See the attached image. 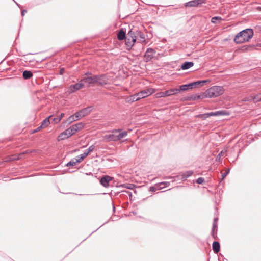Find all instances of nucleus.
Returning <instances> with one entry per match:
<instances>
[{
    "label": "nucleus",
    "instance_id": "1",
    "mask_svg": "<svg viewBox=\"0 0 261 261\" xmlns=\"http://www.w3.org/2000/svg\"><path fill=\"white\" fill-rule=\"evenodd\" d=\"M224 92L225 89L223 86H214L198 95L197 98L203 99L205 98L217 97L222 95Z\"/></svg>",
    "mask_w": 261,
    "mask_h": 261
},
{
    "label": "nucleus",
    "instance_id": "2",
    "mask_svg": "<svg viewBox=\"0 0 261 261\" xmlns=\"http://www.w3.org/2000/svg\"><path fill=\"white\" fill-rule=\"evenodd\" d=\"M253 32L251 29H246L238 33L234 38L237 44H241L248 42L252 38Z\"/></svg>",
    "mask_w": 261,
    "mask_h": 261
},
{
    "label": "nucleus",
    "instance_id": "3",
    "mask_svg": "<svg viewBox=\"0 0 261 261\" xmlns=\"http://www.w3.org/2000/svg\"><path fill=\"white\" fill-rule=\"evenodd\" d=\"M156 91L155 89L153 88H148L132 95L130 97V100L132 101H138L141 99L145 98L151 95Z\"/></svg>",
    "mask_w": 261,
    "mask_h": 261
},
{
    "label": "nucleus",
    "instance_id": "4",
    "mask_svg": "<svg viewBox=\"0 0 261 261\" xmlns=\"http://www.w3.org/2000/svg\"><path fill=\"white\" fill-rule=\"evenodd\" d=\"M136 41V36L135 33L130 31L125 37V44L128 49H130Z\"/></svg>",
    "mask_w": 261,
    "mask_h": 261
},
{
    "label": "nucleus",
    "instance_id": "5",
    "mask_svg": "<svg viewBox=\"0 0 261 261\" xmlns=\"http://www.w3.org/2000/svg\"><path fill=\"white\" fill-rule=\"evenodd\" d=\"M74 135L72 133V132L70 128H68L67 129L65 130L62 133H60L58 136L57 140L58 141H60L61 140H65L66 139L69 138L72 135Z\"/></svg>",
    "mask_w": 261,
    "mask_h": 261
},
{
    "label": "nucleus",
    "instance_id": "6",
    "mask_svg": "<svg viewBox=\"0 0 261 261\" xmlns=\"http://www.w3.org/2000/svg\"><path fill=\"white\" fill-rule=\"evenodd\" d=\"M98 81V77L96 76H91L89 75H86L82 80L85 86H88L90 84L96 83Z\"/></svg>",
    "mask_w": 261,
    "mask_h": 261
},
{
    "label": "nucleus",
    "instance_id": "7",
    "mask_svg": "<svg viewBox=\"0 0 261 261\" xmlns=\"http://www.w3.org/2000/svg\"><path fill=\"white\" fill-rule=\"evenodd\" d=\"M211 81L208 79L202 81H198L194 82L191 83L192 88H200L203 87L204 85L208 84Z\"/></svg>",
    "mask_w": 261,
    "mask_h": 261
},
{
    "label": "nucleus",
    "instance_id": "8",
    "mask_svg": "<svg viewBox=\"0 0 261 261\" xmlns=\"http://www.w3.org/2000/svg\"><path fill=\"white\" fill-rule=\"evenodd\" d=\"M155 53L152 49H148L144 55V60L146 62L150 61L153 58Z\"/></svg>",
    "mask_w": 261,
    "mask_h": 261
},
{
    "label": "nucleus",
    "instance_id": "9",
    "mask_svg": "<svg viewBox=\"0 0 261 261\" xmlns=\"http://www.w3.org/2000/svg\"><path fill=\"white\" fill-rule=\"evenodd\" d=\"M85 126V124L83 122H79L70 127L72 133L75 134L78 131L83 129Z\"/></svg>",
    "mask_w": 261,
    "mask_h": 261
},
{
    "label": "nucleus",
    "instance_id": "10",
    "mask_svg": "<svg viewBox=\"0 0 261 261\" xmlns=\"http://www.w3.org/2000/svg\"><path fill=\"white\" fill-rule=\"evenodd\" d=\"M112 180V178L109 176H105L103 177L100 180L101 184L105 187H108L109 186V182Z\"/></svg>",
    "mask_w": 261,
    "mask_h": 261
},
{
    "label": "nucleus",
    "instance_id": "11",
    "mask_svg": "<svg viewBox=\"0 0 261 261\" xmlns=\"http://www.w3.org/2000/svg\"><path fill=\"white\" fill-rule=\"evenodd\" d=\"M105 138L108 141H116L117 140V134H116V130L112 132L111 133L105 135Z\"/></svg>",
    "mask_w": 261,
    "mask_h": 261
},
{
    "label": "nucleus",
    "instance_id": "12",
    "mask_svg": "<svg viewBox=\"0 0 261 261\" xmlns=\"http://www.w3.org/2000/svg\"><path fill=\"white\" fill-rule=\"evenodd\" d=\"M89 112L90 111L89 109H85L77 112L75 114V116L78 119L87 115L89 113Z\"/></svg>",
    "mask_w": 261,
    "mask_h": 261
},
{
    "label": "nucleus",
    "instance_id": "13",
    "mask_svg": "<svg viewBox=\"0 0 261 261\" xmlns=\"http://www.w3.org/2000/svg\"><path fill=\"white\" fill-rule=\"evenodd\" d=\"M179 92V90L177 88H172L165 91V95L166 97L170 96L177 94Z\"/></svg>",
    "mask_w": 261,
    "mask_h": 261
},
{
    "label": "nucleus",
    "instance_id": "14",
    "mask_svg": "<svg viewBox=\"0 0 261 261\" xmlns=\"http://www.w3.org/2000/svg\"><path fill=\"white\" fill-rule=\"evenodd\" d=\"M84 87V84L81 81L80 83H77L73 85L70 86V91L71 92H74L76 90H77L81 88H82Z\"/></svg>",
    "mask_w": 261,
    "mask_h": 261
},
{
    "label": "nucleus",
    "instance_id": "15",
    "mask_svg": "<svg viewBox=\"0 0 261 261\" xmlns=\"http://www.w3.org/2000/svg\"><path fill=\"white\" fill-rule=\"evenodd\" d=\"M116 134H117V140L123 138L127 135V133L126 131H119L117 130H116Z\"/></svg>",
    "mask_w": 261,
    "mask_h": 261
},
{
    "label": "nucleus",
    "instance_id": "16",
    "mask_svg": "<svg viewBox=\"0 0 261 261\" xmlns=\"http://www.w3.org/2000/svg\"><path fill=\"white\" fill-rule=\"evenodd\" d=\"M94 149V146H91L89 147L88 149L85 150L84 152L81 154V160H83L84 158H85L88 154L91 152Z\"/></svg>",
    "mask_w": 261,
    "mask_h": 261
},
{
    "label": "nucleus",
    "instance_id": "17",
    "mask_svg": "<svg viewBox=\"0 0 261 261\" xmlns=\"http://www.w3.org/2000/svg\"><path fill=\"white\" fill-rule=\"evenodd\" d=\"M201 3L202 2L201 0H194L187 3L186 4V6L188 7L197 6Z\"/></svg>",
    "mask_w": 261,
    "mask_h": 261
},
{
    "label": "nucleus",
    "instance_id": "18",
    "mask_svg": "<svg viewBox=\"0 0 261 261\" xmlns=\"http://www.w3.org/2000/svg\"><path fill=\"white\" fill-rule=\"evenodd\" d=\"M194 63L192 62H187L182 64L181 68L182 70H187L193 67Z\"/></svg>",
    "mask_w": 261,
    "mask_h": 261
},
{
    "label": "nucleus",
    "instance_id": "19",
    "mask_svg": "<svg viewBox=\"0 0 261 261\" xmlns=\"http://www.w3.org/2000/svg\"><path fill=\"white\" fill-rule=\"evenodd\" d=\"M82 160H81V155L80 156H77V158L73 160L72 161L69 162L67 164V166H74L76 165L77 163L81 162Z\"/></svg>",
    "mask_w": 261,
    "mask_h": 261
},
{
    "label": "nucleus",
    "instance_id": "20",
    "mask_svg": "<svg viewBox=\"0 0 261 261\" xmlns=\"http://www.w3.org/2000/svg\"><path fill=\"white\" fill-rule=\"evenodd\" d=\"M207 116H217L219 115H228V113L225 111H218L216 112H211L206 114Z\"/></svg>",
    "mask_w": 261,
    "mask_h": 261
},
{
    "label": "nucleus",
    "instance_id": "21",
    "mask_svg": "<svg viewBox=\"0 0 261 261\" xmlns=\"http://www.w3.org/2000/svg\"><path fill=\"white\" fill-rule=\"evenodd\" d=\"M192 89L193 88H192L191 84L189 83L188 84L181 85L179 87V89H178L179 90V92H180V91H186L189 89Z\"/></svg>",
    "mask_w": 261,
    "mask_h": 261
},
{
    "label": "nucleus",
    "instance_id": "22",
    "mask_svg": "<svg viewBox=\"0 0 261 261\" xmlns=\"http://www.w3.org/2000/svg\"><path fill=\"white\" fill-rule=\"evenodd\" d=\"M98 81H96V83L97 82L100 84L103 85L107 84V78L105 76H97Z\"/></svg>",
    "mask_w": 261,
    "mask_h": 261
},
{
    "label": "nucleus",
    "instance_id": "23",
    "mask_svg": "<svg viewBox=\"0 0 261 261\" xmlns=\"http://www.w3.org/2000/svg\"><path fill=\"white\" fill-rule=\"evenodd\" d=\"M213 249L215 253H218L220 250V245L219 243L214 242L213 244Z\"/></svg>",
    "mask_w": 261,
    "mask_h": 261
},
{
    "label": "nucleus",
    "instance_id": "24",
    "mask_svg": "<svg viewBox=\"0 0 261 261\" xmlns=\"http://www.w3.org/2000/svg\"><path fill=\"white\" fill-rule=\"evenodd\" d=\"M118 38L119 40H123V39L125 38V33L124 31L121 30L118 34Z\"/></svg>",
    "mask_w": 261,
    "mask_h": 261
},
{
    "label": "nucleus",
    "instance_id": "25",
    "mask_svg": "<svg viewBox=\"0 0 261 261\" xmlns=\"http://www.w3.org/2000/svg\"><path fill=\"white\" fill-rule=\"evenodd\" d=\"M64 116V114H61V115L59 116H57L56 117H55L53 119V121L55 123H59L61 120L62 119V118H63Z\"/></svg>",
    "mask_w": 261,
    "mask_h": 261
},
{
    "label": "nucleus",
    "instance_id": "26",
    "mask_svg": "<svg viewBox=\"0 0 261 261\" xmlns=\"http://www.w3.org/2000/svg\"><path fill=\"white\" fill-rule=\"evenodd\" d=\"M32 74L31 71H24L23 73V76L24 79H29L31 77Z\"/></svg>",
    "mask_w": 261,
    "mask_h": 261
},
{
    "label": "nucleus",
    "instance_id": "27",
    "mask_svg": "<svg viewBox=\"0 0 261 261\" xmlns=\"http://www.w3.org/2000/svg\"><path fill=\"white\" fill-rule=\"evenodd\" d=\"M49 117L45 119L42 122V125L41 126V127H45L49 125L50 123Z\"/></svg>",
    "mask_w": 261,
    "mask_h": 261
},
{
    "label": "nucleus",
    "instance_id": "28",
    "mask_svg": "<svg viewBox=\"0 0 261 261\" xmlns=\"http://www.w3.org/2000/svg\"><path fill=\"white\" fill-rule=\"evenodd\" d=\"M156 98H162L166 97L165 95V91L164 92H160L156 93L155 95Z\"/></svg>",
    "mask_w": 261,
    "mask_h": 261
},
{
    "label": "nucleus",
    "instance_id": "29",
    "mask_svg": "<svg viewBox=\"0 0 261 261\" xmlns=\"http://www.w3.org/2000/svg\"><path fill=\"white\" fill-rule=\"evenodd\" d=\"M221 18L220 17H214L211 19V22L213 23H216L218 22H220Z\"/></svg>",
    "mask_w": 261,
    "mask_h": 261
},
{
    "label": "nucleus",
    "instance_id": "30",
    "mask_svg": "<svg viewBox=\"0 0 261 261\" xmlns=\"http://www.w3.org/2000/svg\"><path fill=\"white\" fill-rule=\"evenodd\" d=\"M253 47L252 45L245 46L243 47V50H250Z\"/></svg>",
    "mask_w": 261,
    "mask_h": 261
},
{
    "label": "nucleus",
    "instance_id": "31",
    "mask_svg": "<svg viewBox=\"0 0 261 261\" xmlns=\"http://www.w3.org/2000/svg\"><path fill=\"white\" fill-rule=\"evenodd\" d=\"M260 97H261V95H260V94L257 95L256 96H255V97H254L253 99H254V101H259V100H257V99H258V98H259Z\"/></svg>",
    "mask_w": 261,
    "mask_h": 261
},
{
    "label": "nucleus",
    "instance_id": "32",
    "mask_svg": "<svg viewBox=\"0 0 261 261\" xmlns=\"http://www.w3.org/2000/svg\"><path fill=\"white\" fill-rule=\"evenodd\" d=\"M204 181V179L200 177V178H199L197 180V183L198 184H202L203 183V182Z\"/></svg>",
    "mask_w": 261,
    "mask_h": 261
},
{
    "label": "nucleus",
    "instance_id": "33",
    "mask_svg": "<svg viewBox=\"0 0 261 261\" xmlns=\"http://www.w3.org/2000/svg\"><path fill=\"white\" fill-rule=\"evenodd\" d=\"M193 174V172L192 171H188L187 172V176L186 177H189L190 176H191L192 174Z\"/></svg>",
    "mask_w": 261,
    "mask_h": 261
},
{
    "label": "nucleus",
    "instance_id": "34",
    "mask_svg": "<svg viewBox=\"0 0 261 261\" xmlns=\"http://www.w3.org/2000/svg\"><path fill=\"white\" fill-rule=\"evenodd\" d=\"M140 37L142 39V41H143L145 39V36L143 34H140Z\"/></svg>",
    "mask_w": 261,
    "mask_h": 261
},
{
    "label": "nucleus",
    "instance_id": "35",
    "mask_svg": "<svg viewBox=\"0 0 261 261\" xmlns=\"http://www.w3.org/2000/svg\"><path fill=\"white\" fill-rule=\"evenodd\" d=\"M63 72H64V69H61V70H60V73L61 74H62L63 73Z\"/></svg>",
    "mask_w": 261,
    "mask_h": 261
},
{
    "label": "nucleus",
    "instance_id": "36",
    "mask_svg": "<svg viewBox=\"0 0 261 261\" xmlns=\"http://www.w3.org/2000/svg\"><path fill=\"white\" fill-rule=\"evenodd\" d=\"M150 190L152 191H154V188L153 187L151 188Z\"/></svg>",
    "mask_w": 261,
    "mask_h": 261
},
{
    "label": "nucleus",
    "instance_id": "37",
    "mask_svg": "<svg viewBox=\"0 0 261 261\" xmlns=\"http://www.w3.org/2000/svg\"><path fill=\"white\" fill-rule=\"evenodd\" d=\"M24 12H25V11H22V14L23 15H24Z\"/></svg>",
    "mask_w": 261,
    "mask_h": 261
},
{
    "label": "nucleus",
    "instance_id": "38",
    "mask_svg": "<svg viewBox=\"0 0 261 261\" xmlns=\"http://www.w3.org/2000/svg\"><path fill=\"white\" fill-rule=\"evenodd\" d=\"M257 100H261V97L257 99Z\"/></svg>",
    "mask_w": 261,
    "mask_h": 261
},
{
    "label": "nucleus",
    "instance_id": "39",
    "mask_svg": "<svg viewBox=\"0 0 261 261\" xmlns=\"http://www.w3.org/2000/svg\"><path fill=\"white\" fill-rule=\"evenodd\" d=\"M162 188H163L162 187H160V188H159V189H162Z\"/></svg>",
    "mask_w": 261,
    "mask_h": 261
},
{
    "label": "nucleus",
    "instance_id": "40",
    "mask_svg": "<svg viewBox=\"0 0 261 261\" xmlns=\"http://www.w3.org/2000/svg\"><path fill=\"white\" fill-rule=\"evenodd\" d=\"M162 185H163V184H161V185H160V186H162Z\"/></svg>",
    "mask_w": 261,
    "mask_h": 261
}]
</instances>
